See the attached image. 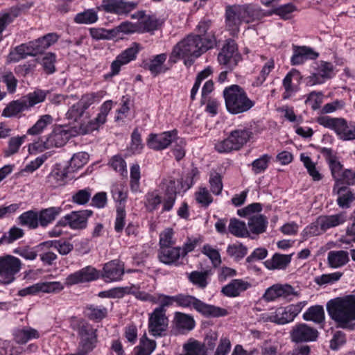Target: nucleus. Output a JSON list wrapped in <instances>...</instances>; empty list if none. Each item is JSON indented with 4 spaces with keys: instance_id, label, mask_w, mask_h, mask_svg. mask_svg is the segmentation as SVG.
<instances>
[{
    "instance_id": "obj_1",
    "label": "nucleus",
    "mask_w": 355,
    "mask_h": 355,
    "mask_svg": "<svg viewBox=\"0 0 355 355\" xmlns=\"http://www.w3.org/2000/svg\"><path fill=\"white\" fill-rule=\"evenodd\" d=\"M326 308L337 327L355 329V295L331 299L327 302Z\"/></svg>"
},
{
    "instance_id": "obj_2",
    "label": "nucleus",
    "mask_w": 355,
    "mask_h": 355,
    "mask_svg": "<svg viewBox=\"0 0 355 355\" xmlns=\"http://www.w3.org/2000/svg\"><path fill=\"white\" fill-rule=\"evenodd\" d=\"M214 35L202 38L200 35H189L178 42L173 49L169 61L175 63L180 58L193 57L197 58L215 44Z\"/></svg>"
},
{
    "instance_id": "obj_3",
    "label": "nucleus",
    "mask_w": 355,
    "mask_h": 355,
    "mask_svg": "<svg viewBox=\"0 0 355 355\" xmlns=\"http://www.w3.org/2000/svg\"><path fill=\"white\" fill-rule=\"evenodd\" d=\"M262 17L261 8L251 3L228 5L225 8V24L232 36L239 33L243 22L250 23Z\"/></svg>"
},
{
    "instance_id": "obj_4",
    "label": "nucleus",
    "mask_w": 355,
    "mask_h": 355,
    "mask_svg": "<svg viewBox=\"0 0 355 355\" xmlns=\"http://www.w3.org/2000/svg\"><path fill=\"white\" fill-rule=\"evenodd\" d=\"M225 106L228 112L239 114L250 110L255 104L244 90L238 85H232L223 90Z\"/></svg>"
},
{
    "instance_id": "obj_5",
    "label": "nucleus",
    "mask_w": 355,
    "mask_h": 355,
    "mask_svg": "<svg viewBox=\"0 0 355 355\" xmlns=\"http://www.w3.org/2000/svg\"><path fill=\"white\" fill-rule=\"evenodd\" d=\"M176 304L183 308H193L207 318H218L228 314L226 309L206 304L196 297L188 294L180 293L176 295Z\"/></svg>"
},
{
    "instance_id": "obj_6",
    "label": "nucleus",
    "mask_w": 355,
    "mask_h": 355,
    "mask_svg": "<svg viewBox=\"0 0 355 355\" xmlns=\"http://www.w3.org/2000/svg\"><path fill=\"white\" fill-rule=\"evenodd\" d=\"M71 327L77 332L80 349L89 354L96 347L98 343V330L92 324L85 320L76 319L71 321Z\"/></svg>"
},
{
    "instance_id": "obj_7",
    "label": "nucleus",
    "mask_w": 355,
    "mask_h": 355,
    "mask_svg": "<svg viewBox=\"0 0 355 355\" xmlns=\"http://www.w3.org/2000/svg\"><path fill=\"white\" fill-rule=\"evenodd\" d=\"M251 136L252 132L245 128L232 130L226 139L215 144V149L220 153L239 150L249 141Z\"/></svg>"
},
{
    "instance_id": "obj_8",
    "label": "nucleus",
    "mask_w": 355,
    "mask_h": 355,
    "mask_svg": "<svg viewBox=\"0 0 355 355\" xmlns=\"http://www.w3.org/2000/svg\"><path fill=\"white\" fill-rule=\"evenodd\" d=\"M21 268L19 259L12 255L0 257V280L4 284H9L16 279V275Z\"/></svg>"
},
{
    "instance_id": "obj_9",
    "label": "nucleus",
    "mask_w": 355,
    "mask_h": 355,
    "mask_svg": "<svg viewBox=\"0 0 355 355\" xmlns=\"http://www.w3.org/2000/svg\"><path fill=\"white\" fill-rule=\"evenodd\" d=\"M241 59V55L239 52L235 41L231 39L226 40L218 55L219 64L224 65L227 70L232 71Z\"/></svg>"
},
{
    "instance_id": "obj_10",
    "label": "nucleus",
    "mask_w": 355,
    "mask_h": 355,
    "mask_svg": "<svg viewBox=\"0 0 355 355\" xmlns=\"http://www.w3.org/2000/svg\"><path fill=\"white\" fill-rule=\"evenodd\" d=\"M319 336L318 330L305 323H300L290 331V338L295 343H303L316 341Z\"/></svg>"
},
{
    "instance_id": "obj_11",
    "label": "nucleus",
    "mask_w": 355,
    "mask_h": 355,
    "mask_svg": "<svg viewBox=\"0 0 355 355\" xmlns=\"http://www.w3.org/2000/svg\"><path fill=\"white\" fill-rule=\"evenodd\" d=\"M140 49V45L138 43L134 42L129 48L118 55L116 60L111 64V72L110 76H113L117 75L122 65L126 64L132 60H135Z\"/></svg>"
},
{
    "instance_id": "obj_12",
    "label": "nucleus",
    "mask_w": 355,
    "mask_h": 355,
    "mask_svg": "<svg viewBox=\"0 0 355 355\" xmlns=\"http://www.w3.org/2000/svg\"><path fill=\"white\" fill-rule=\"evenodd\" d=\"M168 320L164 311L154 309L148 321V331L155 336H162L166 331Z\"/></svg>"
},
{
    "instance_id": "obj_13",
    "label": "nucleus",
    "mask_w": 355,
    "mask_h": 355,
    "mask_svg": "<svg viewBox=\"0 0 355 355\" xmlns=\"http://www.w3.org/2000/svg\"><path fill=\"white\" fill-rule=\"evenodd\" d=\"M98 277L99 272L95 268L88 266L68 275L65 279V284L67 286H71L94 281Z\"/></svg>"
},
{
    "instance_id": "obj_14",
    "label": "nucleus",
    "mask_w": 355,
    "mask_h": 355,
    "mask_svg": "<svg viewBox=\"0 0 355 355\" xmlns=\"http://www.w3.org/2000/svg\"><path fill=\"white\" fill-rule=\"evenodd\" d=\"M178 132L176 130L164 132L161 134L149 135L147 139V146L155 150H161L166 148L176 138Z\"/></svg>"
},
{
    "instance_id": "obj_15",
    "label": "nucleus",
    "mask_w": 355,
    "mask_h": 355,
    "mask_svg": "<svg viewBox=\"0 0 355 355\" xmlns=\"http://www.w3.org/2000/svg\"><path fill=\"white\" fill-rule=\"evenodd\" d=\"M137 6V3L125 0H103L102 2V6L105 12L118 15H127L135 10Z\"/></svg>"
},
{
    "instance_id": "obj_16",
    "label": "nucleus",
    "mask_w": 355,
    "mask_h": 355,
    "mask_svg": "<svg viewBox=\"0 0 355 355\" xmlns=\"http://www.w3.org/2000/svg\"><path fill=\"white\" fill-rule=\"evenodd\" d=\"M132 18H137L138 33H148L157 30L162 22L155 15H146L144 11H139L132 15Z\"/></svg>"
},
{
    "instance_id": "obj_17",
    "label": "nucleus",
    "mask_w": 355,
    "mask_h": 355,
    "mask_svg": "<svg viewBox=\"0 0 355 355\" xmlns=\"http://www.w3.org/2000/svg\"><path fill=\"white\" fill-rule=\"evenodd\" d=\"M180 259H182L181 247L169 246L159 249L158 259L165 265L179 266L181 264Z\"/></svg>"
},
{
    "instance_id": "obj_18",
    "label": "nucleus",
    "mask_w": 355,
    "mask_h": 355,
    "mask_svg": "<svg viewBox=\"0 0 355 355\" xmlns=\"http://www.w3.org/2000/svg\"><path fill=\"white\" fill-rule=\"evenodd\" d=\"M302 76L300 72L295 69H291L283 80V86L285 92L283 94L284 99L290 98V96L297 91H298V85L300 83Z\"/></svg>"
},
{
    "instance_id": "obj_19",
    "label": "nucleus",
    "mask_w": 355,
    "mask_h": 355,
    "mask_svg": "<svg viewBox=\"0 0 355 355\" xmlns=\"http://www.w3.org/2000/svg\"><path fill=\"white\" fill-rule=\"evenodd\" d=\"M345 212H340L333 215H321L318 217V223L320 225V229L325 232L331 228L338 227L347 221Z\"/></svg>"
},
{
    "instance_id": "obj_20",
    "label": "nucleus",
    "mask_w": 355,
    "mask_h": 355,
    "mask_svg": "<svg viewBox=\"0 0 355 355\" xmlns=\"http://www.w3.org/2000/svg\"><path fill=\"white\" fill-rule=\"evenodd\" d=\"M124 273L123 266L119 260H112L104 265L102 277L105 282L118 281Z\"/></svg>"
},
{
    "instance_id": "obj_21",
    "label": "nucleus",
    "mask_w": 355,
    "mask_h": 355,
    "mask_svg": "<svg viewBox=\"0 0 355 355\" xmlns=\"http://www.w3.org/2000/svg\"><path fill=\"white\" fill-rule=\"evenodd\" d=\"M71 137L69 131L63 129L54 130L44 141V148H59L64 146Z\"/></svg>"
},
{
    "instance_id": "obj_22",
    "label": "nucleus",
    "mask_w": 355,
    "mask_h": 355,
    "mask_svg": "<svg viewBox=\"0 0 355 355\" xmlns=\"http://www.w3.org/2000/svg\"><path fill=\"white\" fill-rule=\"evenodd\" d=\"M316 122L325 128L330 129L343 137L346 136L343 134V128L346 127V120L343 118L331 117L329 116H320L316 119Z\"/></svg>"
},
{
    "instance_id": "obj_23",
    "label": "nucleus",
    "mask_w": 355,
    "mask_h": 355,
    "mask_svg": "<svg viewBox=\"0 0 355 355\" xmlns=\"http://www.w3.org/2000/svg\"><path fill=\"white\" fill-rule=\"evenodd\" d=\"M250 287L251 284L248 282L241 279H234L222 288L221 293L226 297H236Z\"/></svg>"
},
{
    "instance_id": "obj_24",
    "label": "nucleus",
    "mask_w": 355,
    "mask_h": 355,
    "mask_svg": "<svg viewBox=\"0 0 355 355\" xmlns=\"http://www.w3.org/2000/svg\"><path fill=\"white\" fill-rule=\"evenodd\" d=\"M333 193L338 195L336 200L338 205L341 208H349L355 200V193L348 187L334 185Z\"/></svg>"
},
{
    "instance_id": "obj_25",
    "label": "nucleus",
    "mask_w": 355,
    "mask_h": 355,
    "mask_svg": "<svg viewBox=\"0 0 355 355\" xmlns=\"http://www.w3.org/2000/svg\"><path fill=\"white\" fill-rule=\"evenodd\" d=\"M318 53H315L311 48L307 46H293V55L291 57V62L293 65L302 64L306 60L315 59Z\"/></svg>"
},
{
    "instance_id": "obj_26",
    "label": "nucleus",
    "mask_w": 355,
    "mask_h": 355,
    "mask_svg": "<svg viewBox=\"0 0 355 355\" xmlns=\"http://www.w3.org/2000/svg\"><path fill=\"white\" fill-rule=\"evenodd\" d=\"M93 214L92 210L72 211L69 214L70 227L74 230H83L87 227V219Z\"/></svg>"
},
{
    "instance_id": "obj_27",
    "label": "nucleus",
    "mask_w": 355,
    "mask_h": 355,
    "mask_svg": "<svg viewBox=\"0 0 355 355\" xmlns=\"http://www.w3.org/2000/svg\"><path fill=\"white\" fill-rule=\"evenodd\" d=\"M292 254H282L275 253L271 259L263 263L269 270H285L291 261Z\"/></svg>"
},
{
    "instance_id": "obj_28",
    "label": "nucleus",
    "mask_w": 355,
    "mask_h": 355,
    "mask_svg": "<svg viewBox=\"0 0 355 355\" xmlns=\"http://www.w3.org/2000/svg\"><path fill=\"white\" fill-rule=\"evenodd\" d=\"M26 103L22 97L10 101L3 109L1 116L6 118L19 116L20 113L28 110Z\"/></svg>"
},
{
    "instance_id": "obj_29",
    "label": "nucleus",
    "mask_w": 355,
    "mask_h": 355,
    "mask_svg": "<svg viewBox=\"0 0 355 355\" xmlns=\"http://www.w3.org/2000/svg\"><path fill=\"white\" fill-rule=\"evenodd\" d=\"M58 40L56 33H48L34 41H31L35 55L42 53L50 46L55 43Z\"/></svg>"
},
{
    "instance_id": "obj_30",
    "label": "nucleus",
    "mask_w": 355,
    "mask_h": 355,
    "mask_svg": "<svg viewBox=\"0 0 355 355\" xmlns=\"http://www.w3.org/2000/svg\"><path fill=\"white\" fill-rule=\"evenodd\" d=\"M166 58V53L157 55L148 62L144 63L143 67L145 69L149 70L154 76H157L159 73H164L166 71V68L164 67V63Z\"/></svg>"
},
{
    "instance_id": "obj_31",
    "label": "nucleus",
    "mask_w": 355,
    "mask_h": 355,
    "mask_svg": "<svg viewBox=\"0 0 355 355\" xmlns=\"http://www.w3.org/2000/svg\"><path fill=\"white\" fill-rule=\"evenodd\" d=\"M248 225L249 232L254 234H260L266 232L268 225V220L263 215H254L249 218Z\"/></svg>"
},
{
    "instance_id": "obj_32",
    "label": "nucleus",
    "mask_w": 355,
    "mask_h": 355,
    "mask_svg": "<svg viewBox=\"0 0 355 355\" xmlns=\"http://www.w3.org/2000/svg\"><path fill=\"white\" fill-rule=\"evenodd\" d=\"M67 173L66 168H60L57 166L54 168L47 176L46 182L53 188L64 185Z\"/></svg>"
},
{
    "instance_id": "obj_33",
    "label": "nucleus",
    "mask_w": 355,
    "mask_h": 355,
    "mask_svg": "<svg viewBox=\"0 0 355 355\" xmlns=\"http://www.w3.org/2000/svg\"><path fill=\"white\" fill-rule=\"evenodd\" d=\"M14 340L18 344H26L32 339H37L40 337L39 332L31 327L17 329L13 333Z\"/></svg>"
},
{
    "instance_id": "obj_34",
    "label": "nucleus",
    "mask_w": 355,
    "mask_h": 355,
    "mask_svg": "<svg viewBox=\"0 0 355 355\" xmlns=\"http://www.w3.org/2000/svg\"><path fill=\"white\" fill-rule=\"evenodd\" d=\"M21 10V8L17 6L11 7L6 12H0V42L3 39V31L19 15Z\"/></svg>"
},
{
    "instance_id": "obj_35",
    "label": "nucleus",
    "mask_w": 355,
    "mask_h": 355,
    "mask_svg": "<svg viewBox=\"0 0 355 355\" xmlns=\"http://www.w3.org/2000/svg\"><path fill=\"white\" fill-rule=\"evenodd\" d=\"M174 320L177 329L184 333L185 331H189L195 327V320L193 318L189 315L181 312L175 313Z\"/></svg>"
},
{
    "instance_id": "obj_36",
    "label": "nucleus",
    "mask_w": 355,
    "mask_h": 355,
    "mask_svg": "<svg viewBox=\"0 0 355 355\" xmlns=\"http://www.w3.org/2000/svg\"><path fill=\"white\" fill-rule=\"evenodd\" d=\"M39 220L38 212L34 210L25 211L18 217L19 225L27 227L31 230H35L40 225Z\"/></svg>"
},
{
    "instance_id": "obj_37",
    "label": "nucleus",
    "mask_w": 355,
    "mask_h": 355,
    "mask_svg": "<svg viewBox=\"0 0 355 355\" xmlns=\"http://www.w3.org/2000/svg\"><path fill=\"white\" fill-rule=\"evenodd\" d=\"M328 263L331 268H337L345 266L349 261V254L347 251H330L327 257Z\"/></svg>"
},
{
    "instance_id": "obj_38",
    "label": "nucleus",
    "mask_w": 355,
    "mask_h": 355,
    "mask_svg": "<svg viewBox=\"0 0 355 355\" xmlns=\"http://www.w3.org/2000/svg\"><path fill=\"white\" fill-rule=\"evenodd\" d=\"M303 319L312 321L315 324L324 323L325 316L323 306L322 305L311 306L304 313Z\"/></svg>"
},
{
    "instance_id": "obj_39",
    "label": "nucleus",
    "mask_w": 355,
    "mask_h": 355,
    "mask_svg": "<svg viewBox=\"0 0 355 355\" xmlns=\"http://www.w3.org/2000/svg\"><path fill=\"white\" fill-rule=\"evenodd\" d=\"M62 208L60 207H51L43 209L38 212L40 216V225L42 227H46L51 223L60 214Z\"/></svg>"
},
{
    "instance_id": "obj_40",
    "label": "nucleus",
    "mask_w": 355,
    "mask_h": 355,
    "mask_svg": "<svg viewBox=\"0 0 355 355\" xmlns=\"http://www.w3.org/2000/svg\"><path fill=\"white\" fill-rule=\"evenodd\" d=\"M66 118L72 122L78 123L79 125L84 119H89V114L77 102L69 108L66 113Z\"/></svg>"
},
{
    "instance_id": "obj_41",
    "label": "nucleus",
    "mask_w": 355,
    "mask_h": 355,
    "mask_svg": "<svg viewBox=\"0 0 355 355\" xmlns=\"http://www.w3.org/2000/svg\"><path fill=\"white\" fill-rule=\"evenodd\" d=\"M29 55L35 56L31 42L17 46L15 51L10 53V58L13 62H18Z\"/></svg>"
},
{
    "instance_id": "obj_42",
    "label": "nucleus",
    "mask_w": 355,
    "mask_h": 355,
    "mask_svg": "<svg viewBox=\"0 0 355 355\" xmlns=\"http://www.w3.org/2000/svg\"><path fill=\"white\" fill-rule=\"evenodd\" d=\"M228 231L236 237L244 238L250 236V232L247 229L245 222L235 218L230 219Z\"/></svg>"
},
{
    "instance_id": "obj_43",
    "label": "nucleus",
    "mask_w": 355,
    "mask_h": 355,
    "mask_svg": "<svg viewBox=\"0 0 355 355\" xmlns=\"http://www.w3.org/2000/svg\"><path fill=\"white\" fill-rule=\"evenodd\" d=\"M98 19L97 11L94 8H91L76 14L73 21L78 24H92L96 23Z\"/></svg>"
},
{
    "instance_id": "obj_44",
    "label": "nucleus",
    "mask_w": 355,
    "mask_h": 355,
    "mask_svg": "<svg viewBox=\"0 0 355 355\" xmlns=\"http://www.w3.org/2000/svg\"><path fill=\"white\" fill-rule=\"evenodd\" d=\"M85 315L91 320L99 322L107 315V310L104 306H87L85 310Z\"/></svg>"
},
{
    "instance_id": "obj_45",
    "label": "nucleus",
    "mask_w": 355,
    "mask_h": 355,
    "mask_svg": "<svg viewBox=\"0 0 355 355\" xmlns=\"http://www.w3.org/2000/svg\"><path fill=\"white\" fill-rule=\"evenodd\" d=\"M156 347L155 340L147 338H141L140 343L135 348L136 355H150Z\"/></svg>"
},
{
    "instance_id": "obj_46",
    "label": "nucleus",
    "mask_w": 355,
    "mask_h": 355,
    "mask_svg": "<svg viewBox=\"0 0 355 355\" xmlns=\"http://www.w3.org/2000/svg\"><path fill=\"white\" fill-rule=\"evenodd\" d=\"M24 230L19 227L14 226L11 227L8 232L3 234L0 238V245L10 244L15 241L23 237Z\"/></svg>"
},
{
    "instance_id": "obj_47",
    "label": "nucleus",
    "mask_w": 355,
    "mask_h": 355,
    "mask_svg": "<svg viewBox=\"0 0 355 355\" xmlns=\"http://www.w3.org/2000/svg\"><path fill=\"white\" fill-rule=\"evenodd\" d=\"M46 93L41 89H37L33 92H31L27 95L23 96L22 98L26 101V106L29 110L37 103L43 102L46 98Z\"/></svg>"
},
{
    "instance_id": "obj_48",
    "label": "nucleus",
    "mask_w": 355,
    "mask_h": 355,
    "mask_svg": "<svg viewBox=\"0 0 355 355\" xmlns=\"http://www.w3.org/2000/svg\"><path fill=\"white\" fill-rule=\"evenodd\" d=\"M52 116L49 114L42 116L40 119L27 130V134L37 135L40 134L47 125L52 123Z\"/></svg>"
},
{
    "instance_id": "obj_49",
    "label": "nucleus",
    "mask_w": 355,
    "mask_h": 355,
    "mask_svg": "<svg viewBox=\"0 0 355 355\" xmlns=\"http://www.w3.org/2000/svg\"><path fill=\"white\" fill-rule=\"evenodd\" d=\"M227 253L236 261H240L247 254L248 248L241 243L229 245L227 248Z\"/></svg>"
},
{
    "instance_id": "obj_50",
    "label": "nucleus",
    "mask_w": 355,
    "mask_h": 355,
    "mask_svg": "<svg viewBox=\"0 0 355 355\" xmlns=\"http://www.w3.org/2000/svg\"><path fill=\"white\" fill-rule=\"evenodd\" d=\"M348 187L355 184V171L352 169H345L335 181L334 185Z\"/></svg>"
},
{
    "instance_id": "obj_51",
    "label": "nucleus",
    "mask_w": 355,
    "mask_h": 355,
    "mask_svg": "<svg viewBox=\"0 0 355 355\" xmlns=\"http://www.w3.org/2000/svg\"><path fill=\"white\" fill-rule=\"evenodd\" d=\"M26 138V135L11 137L8 141V148L4 150V155L6 157H10L17 153Z\"/></svg>"
},
{
    "instance_id": "obj_52",
    "label": "nucleus",
    "mask_w": 355,
    "mask_h": 355,
    "mask_svg": "<svg viewBox=\"0 0 355 355\" xmlns=\"http://www.w3.org/2000/svg\"><path fill=\"white\" fill-rule=\"evenodd\" d=\"M301 160L303 162L304 166L307 169V171L309 175L311 176L313 180L320 181L322 180V174L316 168L315 163L312 162L310 157L302 155Z\"/></svg>"
},
{
    "instance_id": "obj_53",
    "label": "nucleus",
    "mask_w": 355,
    "mask_h": 355,
    "mask_svg": "<svg viewBox=\"0 0 355 355\" xmlns=\"http://www.w3.org/2000/svg\"><path fill=\"white\" fill-rule=\"evenodd\" d=\"M174 231L172 228H166L159 234V248L173 246L176 243L175 239L173 238Z\"/></svg>"
},
{
    "instance_id": "obj_54",
    "label": "nucleus",
    "mask_w": 355,
    "mask_h": 355,
    "mask_svg": "<svg viewBox=\"0 0 355 355\" xmlns=\"http://www.w3.org/2000/svg\"><path fill=\"white\" fill-rule=\"evenodd\" d=\"M343 275V272L338 271L329 274H323L320 276L315 277L314 282L319 286L328 284H331L338 282Z\"/></svg>"
},
{
    "instance_id": "obj_55",
    "label": "nucleus",
    "mask_w": 355,
    "mask_h": 355,
    "mask_svg": "<svg viewBox=\"0 0 355 355\" xmlns=\"http://www.w3.org/2000/svg\"><path fill=\"white\" fill-rule=\"evenodd\" d=\"M207 272L193 271L189 275V280L200 288H205L207 286Z\"/></svg>"
},
{
    "instance_id": "obj_56",
    "label": "nucleus",
    "mask_w": 355,
    "mask_h": 355,
    "mask_svg": "<svg viewBox=\"0 0 355 355\" xmlns=\"http://www.w3.org/2000/svg\"><path fill=\"white\" fill-rule=\"evenodd\" d=\"M209 182L211 191L215 195H220L223 187L221 175L216 171L211 172Z\"/></svg>"
},
{
    "instance_id": "obj_57",
    "label": "nucleus",
    "mask_w": 355,
    "mask_h": 355,
    "mask_svg": "<svg viewBox=\"0 0 355 355\" xmlns=\"http://www.w3.org/2000/svg\"><path fill=\"white\" fill-rule=\"evenodd\" d=\"M143 148L144 144L142 143L141 134L138 128H135L131 135V142L129 150L134 154L140 153Z\"/></svg>"
},
{
    "instance_id": "obj_58",
    "label": "nucleus",
    "mask_w": 355,
    "mask_h": 355,
    "mask_svg": "<svg viewBox=\"0 0 355 355\" xmlns=\"http://www.w3.org/2000/svg\"><path fill=\"white\" fill-rule=\"evenodd\" d=\"M89 155L85 152H79L73 155L69 162V166L72 170L78 169L86 164L89 159Z\"/></svg>"
},
{
    "instance_id": "obj_59",
    "label": "nucleus",
    "mask_w": 355,
    "mask_h": 355,
    "mask_svg": "<svg viewBox=\"0 0 355 355\" xmlns=\"http://www.w3.org/2000/svg\"><path fill=\"white\" fill-rule=\"evenodd\" d=\"M40 292L56 293L64 289V286L60 282H39Z\"/></svg>"
},
{
    "instance_id": "obj_60",
    "label": "nucleus",
    "mask_w": 355,
    "mask_h": 355,
    "mask_svg": "<svg viewBox=\"0 0 355 355\" xmlns=\"http://www.w3.org/2000/svg\"><path fill=\"white\" fill-rule=\"evenodd\" d=\"M161 202L162 197L159 194L151 192L146 195L145 207L148 211L152 212L157 209Z\"/></svg>"
},
{
    "instance_id": "obj_61",
    "label": "nucleus",
    "mask_w": 355,
    "mask_h": 355,
    "mask_svg": "<svg viewBox=\"0 0 355 355\" xmlns=\"http://www.w3.org/2000/svg\"><path fill=\"white\" fill-rule=\"evenodd\" d=\"M270 160V156L267 154H264L261 157L254 160L251 164L253 172L255 174L263 172L268 168Z\"/></svg>"
},
{
    "instance_id": "obj_62",
    "label": "nucleus",
    "mask_w": 355,
    "mask_h": 355,
    "mask_svg": "<svg viewBox=\"0 0 355 355\" xmlns=\"http://www.w3.org/2000/svg\"><path fill=\"white\" fill-rule=\"evenodd\" d=\"M174 146L173 148V153L177 161L181 160L185 156L184 147L186 141L183 138L178 137L176 135V138L173 141Z\"/></svg>"
},
{
    "instance_id": "obj_63",
    "label": "nucleus",
    "mask_w": 355,
    "mask_h": 355,
    "mask_svg": "<svg viewBox=\"0 0 355 355\" xmlns=\"http://www.w3.org/2000/svg\"><path fill=\"white\" fill-rule=\"evenodd\" d=\"M295 10L296 7L289 3L274 8L272 13L280 16L284 19H288L290 18L291 14Z\"/></svg>"
},
{
    "instance_id": "obj_64",
    "label": "nucleus",
    "mask_w": 355,
    "mask_h": 355,
    "mask_svg": "<svg viewBox=\"0 0 355 355\" xmlns=\"http://www.w3.org/2000/svg\"><path fill=\"white\" fill-rule=\"evenodd\" d=\"M91 189L86 188L77 191L72 196V201L78 205H84L87 204L91 198Z\"/></svg>"
}]
</instances>
